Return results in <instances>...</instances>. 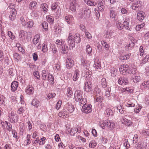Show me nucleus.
<instances>
[{"label":"nucleus","instance_id":"55","mask_svg":"<svg viewBox=\"0 0 149 149\" xmlns=\"http://www.w3.org/2000/svg\"><path fill=\"white\" fill-rule=\"evenodd\" d=\"M101 90L97 86H95L94 89L93 93L95 95H96L100 94Z\"/></svg>","mask_w":149,"mask_h":149},{"label":"nucleus","instance_id":"48","mask_svg":"<svg viewBox=\"0 0 149 149\" xmlns=\"http://www.w3.org/2000/svg\"><path fill=\"white\" fill-rule=\"evenodd\" d=\"M62 41V40H57L55 42L56 44L57 45V47L59 49L61 48L62 46L63 45Z\"/></svg>","mask_w":149,"mask_h":149},{"label":"nucleus","instance_id":"54","mask_svg":"<svg viewBox=\"0 0 149 149\" xmlns=\"http://www.w3.org/2000/svg\"><path fill=\"white\" fill-rule=\"evenodd\" d=\"M85 2L89 6H94L97 5L96 3H94L89 0H84Z\"/></svg>","mask_w":149,"mask_h":149},{"label":"nucleus","instance_id":"10","mask_svg":"<svg viewBox=\"0 0 149 149\" xmlns=\"http://www.w3.org/2000/svg\"><path fill=\"white\" fill-rule=\"evenodd\" d=\"M118 84L121 85H127L129 83L128 78L126 77H120L118 79Z\"/></svg>","mask_w":149,"mask_h":149},{"label":"nucleus","instance_id":"29","mask_svg":"<svg viewBox=\"0 0 149 149\" xmlns=\"http://www.w3.org/2000/svg\"><path fill=\"white\" fill-rule=\"evenodd\" d=\"M61 51V53L63 54H66L68 51V46L63 45L60 48Z\"/></svg>","mask_w":149,"mask_h":149},{"label":"nucleus","instance_id":"21","mask_svg":"<svg viewBox=\"0 0 149 149\" xmlns=\"http://www.w3.org/2000/svg\"><path fill=\"white\" fill-rule=\"evenodd\" d=\"M99 140L102 143L104 144L107 143L108 141L107 137L104 134L100 136Z\"/></svg>","mask_w":149,"mask_h":149},{"label":"nucleus","instance_id":"33","mask_svg":"<svg viewBox=\"0 0 149 149\" xmlns=\"http://www.w3.org/2000/svg\"><path fill=\"white\" fill-rule=\"evenodd\" d=\"M51 140H48V142L46 143L45 145V148L46 149H52V144L51 142Z\"/></svg>","mask_w":149,"mask_h":149},{"label":"nucleus","instance_id":"35","mask_svg":"<svg viewBox=\"0 0 149 149\" xmlns=\"http://www.w3.org/2000/svg\"><path fill=\"white\" fill-rule=\"evenodd\" d=\"M101 82L102 87L104 88H106L107 87V84L106 78H103L101 79Z\"/></svg>","mask_w":149,"mask_h":149},{"label":"nucleus","instance_id":"6","mask_svg":"<svg viewBox=\"0 0 149 149\" xmlns=\"http://www.w3.org/2000/svg\"><path fill=\"white\" fill-rule=\"evenodd\" d=\"M93 86L92 82L90 80L85 82L84 84V91L89 93L91 91Z\"/></svg>","mask_w":149,"mask_h":149},{"label":"nucleus","instance_id":"11","mask_svg":"<svg viewBox=\"0 0 149 149\" xmlns=\"http://www.w3.org/2000/svg\"><path fill=\"white\" fill-rule=\"evenodd\" d=\"M34 88L31 85L28 84L26 88L25 92L29 95H33L34 93Z\"/></svg>","mask_w":149,"mask_h":149},{"label":"nucleus","instance_id":"15","mask_svg":"<svg viewBox=\"0 0 149 149\" xmlns=\"http://www.w3.org/2000/svg\"><path fill=\"white\" fill-rule=\"evenodd\" d=\"M110 17L113 21H117L118 19V16L115 11L112 10H111L110 12Z\"/></svg>","mask_w":149,"mask_h":149},{"label":"nucleus","instance_id":"25","mask_svg":"<svg viewBox=\"0 0 149 149\" xmlns=\"http://www.w3.org/2000/svg\"><path fill=\"white\" fill-rule=\"evenodd\" d=\"M37 2L35 1H31L29 4V8L31 10L36 9L37 7Z\"/></svg>","mask_w":149,"mask_h":149},{"label":"nucleus","instance_id":"3","mask_svg":"<svg viewBox=\"0 0 149 149\" xmlns=\"http://www.w3.org/2000/svg\"><path fill=\"white\" fill-rule=\"evenodd\" d=\"M119 70L121 74L124 75L130 73V67L127 64L122 65Z\"/></svg>","mask_w":149,"mask_h":149},{"label":"nucleus","instance_id":"2","mask_svg":"<svg viewBox=\"0 0 149 149\" xmlns=\"http://www.w3.org/2000/svg\"><path fill=\"white\" fill-rule=\"evenodd\" d=\"M83 92L79 90H76L74 93V98L77 102H79V105L82 106V104L87 102V100L85 97H83Z\"/></svg>","mask_w":149,"mask_h":149},{"label":"nucleus","instance_id":"19","mask_svg":"<svg viewBox=\"0 0 149 149\" xmlns=\"http://www.w3.org/2000/svg\"><path fill=\"white\" fill-rule=\"evenodd\" d=\"M94 97V102H95L101 103L103 100V97L100 94H97L95 95Z\"/></svg>","mask_w":149,"mask_h":149},{"label":"nucleus","instance_id":"20","mask_svg":"<svg viewBox=\"0 0 149 149\" xmlns=\"http://www.w3.org/2000/svg\"><path fill=\"white\" fill-rule=\"evenodd\" d=\"M40 39V34H37L34 37L32 40V42L33 44L36 45L39 42Z\"/></svg>","mask_w":149,"mask_h":149},{"label":"nucleus","instance_id":"46","mask_svg":"<svg viewBox=\"0 0 149 149\" xmlns=\"http://www.w3.org/2000/svg\"><path fill=\"white\" fill-rule=\"evenodd\" d=\"M144 49L143 47L141 46L140 47L139 49V55L141 56H144L146 55V53L144 52Z\"/></svg>","mask_w":149,"mask_h":149},{"label":"nucleus","instance_id":"42","mask_svg":"<svg viewBox=\"0 0 149 149\" xmlns=\"http://www.w3.org/2000/svg\"><path fill=\"white\" fill-rule=\"evenodd\" d=\"M39 101L36 99H34L33 100L31 103L32 105L36 107H38L39 106Z\"/></svg>","mask_w":149,"mask_h":149},{"label":"nucleus","instance_id":"41","mask_svg":"<svg viewBox=\"0 0 149 149\" xmlns=\"http://www.w3.org/2000/svg\"><path fill=\"white\" fill-rule=\"evenodd\" d=\"M131 55L130 53H128L126 54L125 55L121 56L120 59L121 60H126L129 59Z\"/></svg>","mask_w":149,"mask_h":149},{"label":"nucleus","instance_id":"36","mask_svg":"<svg viewBox=\"0 0 149 149\" xmlns=\"http://www.w3.org/2000/svg\"><path fill=\"white\" fill-rule=\"evenodd\" d=\"M105 113L108 116H112L113 115V111L110 108H108L106 110Z\"/></svg>","mask_w":149,"mask_h":149},{"label":"nucleus","instance_id":"53","mask_svg":"<svg viewBox=\"0 0 149 149\" xmlns=\"http://www.w3.org/2000/svg\"><path fill=\"white\" fill-rule=\"evenodd\" d=\"M33 25V22L31 20H29V21L27 22L26 24V27L29 28H32Z\"/></svg>","mask_w":149,"mask_h":149},{"label":"nucleus","instance_id":"47","mask_svg":"<svg viewBox=\"0 0 149 149\" xmlns=\"http://www.w3.org/2000/svg\"><path fill=\"white\" fill-rule=\"evenodd\" d=\"M56 96V94L54 93H51L48 94L47 95V97L46 98L48 100H49L51 99H53Z\"/></svg>","mask_w":149,"mask_h":149},{"label":"nucleus","instance_id":"38","mask_svg":"<svg viewBox=\"0 0 149 149\" xmlns=\"http://www.w3.org/2000/svg\"><path fill=\"white\" fill-rule=\"evenodd\" d=\"M135 45L133 43H131L130 42L129 44H127L125 46V49L127 50H129L132 49L133 47Z\"/></svg>","mask_w":149,"mask_h":149},{"label":"nucleus","instance_id":"45","mask_svg":"<svg viewBox=\"0 0 149 149\" xmlns=\"http://www.w3.org/2000/svg\"><path fill=\"white\" fill-rule=\"evenodd\" d=\"M142 107L141 105L139 104L136 106L134 108V111L135 113H139Z\"/></svg>","mask_w":149,"mask_h":149},{"label":"nucleus","instance_id":"58","mask_svg":"<svg viewBox=\"0 0 149 149\" xmlns=\"http://www.w3.org/2000/svg\"><path fill=\"white\" fill-rule=\"evenodd\" d=\"M71 136H74V135L75 134L77 133L76 128L75 127H73L70 130V131H69Z\"/></svg>","mask_w":149,"mask_h":149},{"label":"nucleus","instance_id":"63","mask_svg":"<svg viewBox=\"0 0 149 149\" xmlns=\"http://www.w3.org/2000/svg\"><path fill=\"white\" fill-rule=\"evenodd\" d=\"M123 142V145L126 148V149H128L130 147V145L128 143V139H125Z\"/></svg>","mask_w":149,"mask_h":149},{"label":"nucleus","instance_id":"5","mask_svg":"<svg viewBox=\"0 0 149 149\" xmlns=\"http://www.w3.org/2000/svg\"><path fill=\"white\" fill-rule=\"evenodd\" d=\"M8 117L9 120L12 123H16L18 121V115L13 112H11V113L9 114Z\"/></svg>","mask_w":149,"mask_h":149},{"label":"nucleus","instance_id":"16","mask_svg":"<svg viewBox=\"0 0 149 149\" xmlns=\"http://www.w3.org/2000/svg\"><path fill=\"white\" fill-rule=\"evenodd\" d=\"M18 86V82L16 81H14L11 83V90L14 92L16 91Z\"/></svg>","mask_w":149,"mask_h":149},{"label":"nucleus","instance_id":"52","mask_svg":"<svg viewBox=\"0 0 149 149\" xmlns=\"http://www.w3.org/2000/svg\"><path fill=\"white\" fill-rule=\"evenodd\" d=\"M101 44L105 48L106 50H108L109 48V45L107 42L104 41L102 40L101 41Z\"/></svg>","mask_w":149,"mask_h":149},{"label":"nucleus","instance_id":"30","mask_svg":"<svg viewBox=\"0 0 149 149\" xmlns=\"http://www.w3.org/2000/svg\"><path fill=\"white\" fill-rule=\"evenodd\" d=\"M48 139H46V137H42L40 139H39V144L41 146L43 145L48 142Z\"/></svg>","mask_w":149,"mask_h":149},{"label":"nucleus","instance_id":"18","mask_svg":"<svg viewBox=\"0 0 149 149\" xmlns=\"http://www.w3.org/2000/svg\"><path fill=\"white\" fill-rule=\"evenodd\" d=\"M77 6V1L72 2L70 3L69 9L72 11H75L76 10V8Z\"/></svg>","mask_w":149,"mask_h":149},{"label":"nucleus","instance_id":"4","mask_svg":"<svg viewBox=\"0 0 149 149\" xmlns=\"http://www.w3.org/2000/svg\"><path fill=\"white\" fill-rule=\"evenodd\" d=\"M86 102L82 104V105H83L81 109V111L82 112L85 113H88L91 112L92 110V106L90 104H86Z\"/></svg>","mask_w":149,"mask_h":149},{"label":"nucleus","instance_id":"28","mask_svg":"<svg viewBox=\"0 0 149 149\" xmlns=\"http://www.w3.org/2000/svg\"><path fill=\"white\" fill-rule=\"evenodd\" d=\"M145 56V57L143 56V58L142 61L140 62V65L141 66H142L146 63L149 59V55L146 54Z\"/></svg>","mask_w":149,"mask_h":149},{"label":"nucleus","instance_id":"7","mask_svg":"<svg viewBox=\"0 0 149 149\" xmlns=\"http://www.w3.org/2000/svg\"><path fill=\"white\" fill-rule=\"evenodd\" d=\"M127 117L126 116H121L120 118L121 121L123 124L127 126H130L132 125V122L131 120L127 118Z\"/></svg>","mask_w":149,"mask_h":149},{"label":"nucleus","instance_id":"22","mask_svg":"<svg viewBox=\"0 0 149 149\" xmlns=\"http://www.w3.org/2000/svg\"><path fill=\"white\" fill-rule=\"evenodd\" d=\"M104 36L106 38L110 39L112 37L113 32L112 31H107L104 32Z\"/></svg>","mask_w":149,"mask_h":149},{"label":"nucleus","instance_id":"60","mask_svg":"<svg viewBox=\"0 0 149 149\" xmlns=\"http://www.w3.org/2000/svg\"><path fill=\"white\" fill-rule=\"evenodd\" d=\"M81 65L84 67H86V68L88 67L89 64H87V61L84 59H82L81 60Z\"/></svg>","mask_w":149,"mask_h":149},{"label":"nucleus","instance_id":"32","mask_svg":"<svg viewBox=\"0 0 149 149\" xmlns=\"http://www.w3.org/2000/svg\"><path fill=\"white\" fill-rule=\"evenodd\" d=\"M108 121H107V120H101L99 123V125L100 126L102 129H104L105 126L107 127V123Z\"/></svg>","mask_w":149,"mask_h":149},{"label":"nucleus","instance_id":"24","mask_svg":"<svg viewBox=\"0 0 149 149\" xmlns=\"http://www.w3.org/2000/svg\"><path fill=\"white\" fill-rule=\"evenodd\" d=\"M107 121H108V123H107V127L110 130H112L115 128V124L112 121L108 119H107Z\"/></svg>","mask_w":149,"mask_h":149},{"label":"nucleus","instance_id":"64","mask_svg":"<svg viewBox=\"0 0 149 149\" xmlns=\"http://www.w3.org/2000/svg\"><path fill=\"white\" fill-rule=\"evenodd\" d=\"M34 139V140H33L32 141V143L34 146L38 145V143H39V137H37Z\"/></svg>","mask_w":149,"mask_h":149},{"label":"nucleus","instance_id":"26","mask_svg":"<svg viewBox=\"0 0 149 149\" xmlns=\"http://www.w3.org/2000/svg\"><path fill=\"white\" fill-rule=\"evenodd\" d=\"M11 15H10L9 17L12 20H13L15 18L17 14V11L15 9H13L10 11Z\"/></svg>","mask_w":149,"mask_h":149},{"label":"nucleus","instance_id":"23","mask_svg":"<svg viewBox=\"0 0 149 149\" xmlns=\"http://www.w3.org/2000/svg\"><path fill=\"white\" fill-rule=\"evenodd\" d=\"M145 14L142 11H140L137 15V19L139 20H143L144 18V15Z\"/></svg>","mask_w":149,"mask_h":149},{"label":"nucleus","instance_id":"37","mask_svg":"<svg viewBox=\"0 0 149 149\" xmlns=\"http://www.w3.org/2000/svg\"><path fill=\"white\" fill-rule=\"evenodd\" d=\"M6 97L3 95L0 94V104L5 106L6 102Z\"/></svg>","mask_w":149,"mask_h":149},{"label":"nucleus","instance_id":"12","mask_svg":"<svg viewBox=\"0 0 149 149\" xmlns=\"http://www.w3.org/2000/svg\"><path fill=\"white\" fill-rule=\"evenodd\" d=\"M93 67L96 69L100 68L101 67V62L99 57H96L95 59Z\"/></svg>","mask_w":149,"mask_h":149},{"label":"nucleus","instance_id":"27","mask_svg":"<svg viewBox=\"0 0 149 149\" xmlns=\"http://www.w3.org/2000/svg\"><path fill=\"white\" fill-rule=\"evenodd\" d=\"M49 74L47 72V71L46 70H43L42 71V78L44 80H47L48 75Z\"/></svg>","mask_w":149,"mask_h":149},{"label":"nucleus","instance_id":"56","mask_svg":"<svg viewBox=\"0 0 149 149\" xmlns=\"http://www.w3.org/2000/svg\"><path fill=\"white\" fill-rule=\"evenodd\" d=\"M134 82L136 83L139 82L141 80V78L140 76H136L133 78Z\"/></svg>","mask_w":149,"mask_h":149},{"label":"nucleus","instance_id":"61","mask_svg":"<svg viewBox=\"0 0 149 149\" xmlns=\"http://www.w3.org/2000/svg\"><path fill=\"white\" fill-rule=\"evenodd\" d=\"M125 105L126 107H134L135 106L134 104L130 101H128L126 103Z\"/></svg>","mask_w":149,"mask_h":149},{"label":"nucleus","instance_id":"40","mask_svg":"<svg viewBox=\"0 0 149 149\" xmlns=\"http://www.w3.org/2000/svg\"><path fill=\"white\" fill-rule=\"evenodd\" d=\"M48 48L46 42H44L42 44V51L43 53H45L47 52Z\"/></svg>","mask_w":149,"mask_h":149},{"label":"nucleus","instance_id":"59","mask_svg":"<svg viewBox=\"0 0 149 149\" xmlns=\"http://www.w3.org/2000/svg\"><path fill=\"white\" fill-rule=\"evenodd\" d=\"M138 72L136 69L135 68H132L131 70L130 69V73L129 74H133L136 75L138 74Z\"/></svg>","mask_w":149,"mask_h":149},{"label":"nucleus","instance_id":"31","mask_svg":"<svg viewBox=\"0 0 149 149\" xmlns=\"http://www.w3.org/2000/svg\"><path fill=\"white\" fill-rule=\"evenodd\" d=\"M141 86L143 88L149 89V80L144 81L141 84Z\"/></svg>","mask_w":149,"mask_h":149},{"label":"nucleus","instance_id":"14","mask_svg":"<svg viewBox=\"0 0 149 149\" xmlns=\"http://www.w3.org/2000/svg\"><path fill=\"white\" fill-rule=\"evenodd\" d=\"M91 12V10L89 9H84L83 11L82 12V17L84 18L89 17L90 15Z\"/></svg>","mask_w":149,"mask_h":149},{"label":"nucleus","instance_id":"51","mask_svg":"<svg viewBox=\"0 0 149 149\" xmlns=\"http://www.w3.org/2000/svg\"><path fill=\"white\" fill-rule=\"evenodd\" d=\"M97 145V143L94 140H92L89 143V147L91 148H94Z\"/></svg>","mask_w":149,"mask_h":149},{"label":"nucleus","instance_id":"9","mask_svg":"<svg viewBox=\"0 0 149 149\" xmlns=\"http://www.w3.org/2000/svg\"><path fill=\"white\" fill-rule=\"evenodd\" d=\"M64 108L70 113L73 112L74 110V107L71 104L68 103L64 106Z\"/></svg>","mask_w":149,"mask_h":149},{"label":"nucleus","instance_id":"57","mask_svg":"<svg viewBox=\"0 0 149 149\" xmlns=\"http://www.w3.org/2000/svg\"><path fill=\"white\" fill-rule=\"evenodd\" d=\"M47 79L52 84L54 83V77L52 74H49Z\"/></svg>","mask_w":149,"mask_h":149},{"label":"nucleus","instance_id":"49","mask_svg":"<svg viewBox=\"0 0 149 149\" xmlns=\"http://www.w3.org/2000/svg\"><path fill=\"white\" fill-rule=\"evenodd\" d=\"M46 18L48 22L51 24L53 23L54 18L52 16L50 15H47L46 16Z\"/></svg>","mask_w":149,"mask_h":149},{"label":"nucleus","instance_id":"50","mask_svg":"<svg viewBox=\"0 0 149 149\" xmlns=\"http://www.w3.org/2000/svg\"><path fill=\"white\" fill-rule=\"evenodd\" d=\"M73 92L72 88L70 87H68L67 89V95L68 97H70L72 95Z\"/></svg>","mask_w":149,"mask_h":149},{"label":"nucleus","instance_id":"43","mask_svg":"<svg viewBox=\"0 0 149 149\" xmlns=\"http://www.w3.org/2000/svg\"><path fill=\"white\" fill-rule=\"evenodd\" d=\"M132 8L133 10H136L137 8H141L142 6V4L139 3L138 5H136L132 3Z\"/></svg>","mask_w":149,"mask_h":149},{"label":"nucleus","instance_id":"13","mask_svg":"<svg viewBox=\"0 0 149 149\" xmlns=\"http://www.w3.org/2000/svg\"><path fill=\"white\" fill-rule=\"evenodd\" d=\"M59 117L65 118L68 116V114L67 111L63 108V109L58 113Z\"/></svg>","mask_w":149,"mask_h":149},{"label":"nucleus","instance_id":"34","mask_svg":"<svg viewBox=\"0 0 149 149\" xmlns=\"http://www.w3.org/2000/svg\"><path fill=\"white\" fill-rule=\"evenodd\" d=\"M79 72L77 70H76L74 72V75L72 77L73 80L74 81H76L79 78Z\"/></svg>","mask_w":149,"mask_h":149},{"label":"nucleus","instance_id":"62","mask_svg":"<svg viewBox=\"0 0 149 149\" xmlns=\"http://www.w3.org/2000/svg\"><path fill=\"white\" fill-rule=\"evenodd\" d=\"M41 7L43 9V12L45 13H46V12L48 10V6L46 3H42L41 5Z\"/></svg>","mask_w":149,"mask_h":149},{"label":"nucleus","instance_id":"8","mask_svg":"<svg viewBox=\"0 0 149 149\" xmlns=\"http://www.w3.org/2000/svg\"><path fill=\"white\" fill-rule=\"evenodd\" d=\"M74 64V61L72 59L70 58H67L65 65L68 69L69 70L71 69Z\"/></svg>","mask_w":149,"mask_h":149},{"label":"nucleus","instance_id":"1","mask_svg":"<svg viewBox=\"0 0 149 149\" xmlns=\"http://www.w3.org/2000/svg\"><path fill=\"white\" fill-rule=\"evenodd\" d=\"M81 39L79 34L76 33L73 36L72 33H70L67 40L69 49H72L75 47V43H79L81 41Z\"/></svg>","mask_w":149,"mask_h":149},{"label":"nucleus","instance_id":"17","mask_svg":"<svg viewBox=\"0 0 149 149\" xmlns=\"http://www.w3.org/2000/svg\"><path fill=\"white\" fill-rule=\"evenodd\" d=\"M83 74H84V76L87 77L88 76L90 77L91 75L92 72L88 68H84V71L82 72Z\"/></svg>","mask_w":149,"mask_h":149},{"label":"nucleus","instance_id":"39","mask_svg":"<svg viewBox=\"0 0 149 149\" xmlns=\"http://www.w3.org/2000/svg\"><path fill=\"white\" fill-rule=\"evenodd\" d=\"M16 72V70L13 68H10L8 70L9 74L13 77L14 76Z\"/></svg>","mask_w":149,"mask_h":149},{"label":"nucleus","instance_id":"44","mask_svg":"<svg viewBox=\"0 0 149 149\" xmlns=\"http://www.w3.org/2000/svg\"><path fill=\"white\" fill-rule=\"evenodd\" d=\"M92 50V48L88 44L86 46V51L87 54H90L91 53Z\"/></svg>","mask_w":149,"mask_h":149}]
</instances>
